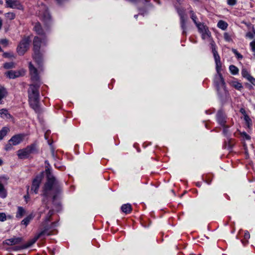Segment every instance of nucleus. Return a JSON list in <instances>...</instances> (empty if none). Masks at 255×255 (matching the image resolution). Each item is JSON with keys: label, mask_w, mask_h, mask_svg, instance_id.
<instances>
[{"label": "nucleus", "mask_w": 255, "mask_h": 255, "mask_svg": "<svg viewBox=\"0 0 255 255\" xmlns=\"http://www.w3.org/2000/svg\"><path fill=\"white\" fill-rule=\"evenodd\" d=\"M39 18L44 24L43 28L41 23L39 21L34 24L33 30L38 35L46 36V32H49L53 25L52 16L48 8H45L39 13Z\"/></svg>", "instance_id": "nucleus-1"}, {"label": "nucleus", "mask_w": 255, "mask_h": 255, "mask_svg": "<svg viewBox=\"0 0 255 255\" xmlns=\"http://www.w3.org/2000/svg\"><path fill=\"white\" fill-rule=\"evenodd\" d=\"M39 87L37 84H32L27 91L29 106L38 115H41L44 111L40 104Z\"/></svg>", "instance_id": "nucleus-2"}, {"label": "nucleus", "mask_w": 255, "mask_h": 255, "mask_svg": "<svg viewBox=\"0 0 255 255\" xmlns=\"http://www.w3.org/2000/svg\"><path fill=\"white\" fill-rule=\"evenodd\" d=\"M46 180L43 187L42 195L47 198L49 192L53 191L56 193H60L62 191V184L55 176L46 178Z\"/></svg>", "instance_id": "nucleus-3"}, {"label": "nucleus", "mask_w": 255, "mask_h": 255, "mask_svg": "<svg viewBox=\"0 0 255 255\" xmlns=\"http://www.w3.org/2000/svg\"><path fill=\"white\" fill-rule=\"evenodd\" d=\"M42 39L37 36H34L33 40L32 58L38 68H41L43 65V56L40 51Z\"/></svg>", "instance_id": "nucleus-4"}, {"label": "nucleus", "mask_w": 255, "mask_h": 255, "mask_svg": "<svg viewBox=\"0 0 255 255\" xmlns=\"http://www.w3.org/2000/svg\"><path fill=\"white\" fill-rule=\"evenodd\" d=\"M38 152L37 143L34 142L24 148L19 149L17 151V155L19 159H24L28 158L31 154H38Z\"/></svg>", "instance_id": "nucleus-5"}, {"label": "nucleus", "mask_w": 255, "mask_h": 255, "mask_svg": "<svg viewBox=\"0 0 255 255\" xmlns=\"http://www.w3.org/2000/svg\"><path fill=\"white\" fill-rule=\"evenodd\" d=\"M216 92L221 107L224 108L228 103H232V98L227 88L217 90Z\"/></svg>", "instance_id": "nucleus-6"}, {"label": "nucleus", "mask_w": 255, "mask_h": 255, "mask_svg": "<svg viewBox=\"0 0 255 255\" xmlns=\"http://www.w3.org/2000/svg\"><path fill=\"white\" fill-rule=\"evenodd\" d=\"M31 39L29 36L24 35L19 42L16 52L18 55L23 56L28 51L29 48Z\"/></svg>", "instance_id": "nucleus-7"}, {"label": "nucleus", "mask_w": 255, "mask_h": 255, "mask_svg": "<svg viewBox=\"0 0 255 255\" xmlns=\"http://www.w3.org/2000/svg\"><path fill=\"white\" fill-rule=\"evenodd\" d=\"M25 134L24 133H19L13 135L8 141V143L4 146L5 151H10L12 148V146H15L20 143L24 139Z\"/></svg>", "instance_id": "nucleus-8"}, {"label": "nucleus", "mask_w": 255, "mask_h": 255, "mask_svg": "<svg viewBox=\"0 0 255 255\" xmlns=\"http://www.w3.org/2000/svg\"><path fill=\"white\" fill-rule=\"evenodd\" d=\"M154 8V5L150 2V0H144L143 5L138 6L137 10L139 12L138 14L144 16L148 14L150 11L153 10Z\"/></svg>", "instance_id": "nucleus-9"}, {"label": "nucleus", "mask_w": 255, "mask_h": 255, "mask_svg": "<svg viewBox=\"0 0 255 255\" xmlns=\"http://www.w3.org/2000/svg\"><path fill=\"white\" fill-rule=\"evenodd\" d=\"M44 177V172L41 171L38 174L36 175L34 178L33 179L31 186V191H33L35 194L37 193L40 185Z\"/></svg>", "instance_id": "nucleus-10"}, {"label": "nucleus", "mask_w": 255, "mask_h": 255, "mask_svg": "<svg viewBox=\"0 0 255 255\" xmlns=\"http://www.w3.org/2000/svg\"><path fill=\"white\" fill-rule=\"evenodd\" d=\"M215 119L217 123L220 126L227 123L228 117L224 110V108L221 107L218 110L215 115Z\"/></svg>", "instance_id": "nucleus-11"}, {"label": "nucleus", "mask_w": 255, "mask_h": 255, "mask_svg": "<svg viewBox=\"0 0 255 255\" xmlns=\"http://www.w3.org/2000/svg\"><path fill=\"white\" fill-rule=\"evenodd\" d=\"M213 84L216 91L227 88L226 84L222 74L215 75L213 80Z\"/></svg>", "instance_id": "nucleus-12"}, {"label": "nucleus", "mask_w": 255, "mask_h": 255, "mask_svg": "<svg viewBox=\"0 0 255 255\" xmlns=\"http://www.w3.org/2000/svg\"><path fill=\"white\" fill-rule=\"evenodd\" d=\"M6 7L11 8H16L19 10H23V6L17 0H5Z\"/></svg>", "instance_id": "nucleus-13"}, {"label": "nucleus", "mask_w": 255, "mask_h": 255, "mask_svg": "<svg viewBox=\"0 0 255 255\" xmlns=\"http://www.w3.org/2000/svg\"><path fill=\"white\" fill-rule=\"evenodd\" d=\"M29 70L30 75H31V79L32 81H37L39 78L37 69L34 65L30 62L29 63Z\"/></svg>", "instance_id": "nucleus-14"}, {"label": "nucleus", "mask_w": 255, "mask_h": 255, "mask_svg": "<svg viewBox=\"0 0 255 255\" xmlns=\"http://www.w3.org/2000/svg\"><path fill=\"white\" fill-rule=\"evenodd\" d=\"M227 140H225L223 144V147L227 148L229 151H231L235 144V139L229 137Z\"/></svg>", "instance_id": "nucleus-15"}, {"label": "nucleus", "mask_w": 255, "mask_h": 255, "mask_svg": "<svg viewBox=\"0 0 255 255\" xmlns=\"http://www.w3.org/2000/svg\"><path fill=\"white\" fill-rule=\"evenodd\" d=\"M211 48L212 49V52L214 56L215 63L220 62V56L219 55L217 50H216V45L214 42H213L211 43Z\"/></svg>", "instance_id": "nucleus-16"}, {"label": "nucleus", "mask_w": 255, "mask_h": 255, "mask_svg": "<svg viewBox=\"0 0 255 255\" xmlns=\"http://www.w3.org/2000/svg\"><path fill=\"white\" fill-rule=\"evenodd\" d=\"M22 241V238L21 237H14L9 239H7L5 241L4 243L8 246L14 245L18 244L21 243Z\"/></svg>", "instance_id": "nucleus-17"}, {"label": "nucleus", "mask_w": 255, "mask_h": 255, "mask_svg": "<svg viewBox=\"0 0 255 255\" xmlns=\"http://www.w3.org/2000/svg\"><path fill=\"white\" fill-rule=\"evenodd\" d=\"M0 116L1 118L5 120H13V116L8 112L6 109L0 110Z\"/></svg>", "instance_id": "nucleus-18"}, {"label": "nucleus", "mask_w": 255, "mask_h": 255, "mask_svg": "<svg viewBox=\"0 0 255 255\" xmlns=\"http://www.w3.org/2000/svg\"><path fill=\"white\" fill-rule=\"evenodd\" d=\"M222 128V134L226 138H228L231 136V132L230 131L229 128L231 126L227 125V124L220 126Z\"/></svg>", "instance_id": "nucleus-19"}, {"label": "nucleus", "mask_w": 255, "mask_h": 255, "mask_svg": "<svg viewBox=\"0 0 255 255\" xmlns=\"http://www.w3.org/2000/svg\"><path fill=\"white\" fill-rule=\"evenodd\" d=\"M39 238H40V237L37 235H36L33 239L28 241L25 244L22 245L21 247L19 248V249H24L31 247L38 240Z\"/></svg>", "instance_id": "nucleus-20"}, {"label": "nucleus", "mask_w": 255, "mask_h": 255, "mask_svg": "<svg viewBox=\"0 0 255 255\" xmlns=\"http://www.w3.org/2000/svg\"><path fill=\"white\" fill-rule=\"evenodd\" d=\"M121 210L125 214H129L132 210V206L129 203L124 204L121 206Z\"/></svg>", "instance_id": "nucleus-21"}, {"label": "nucleus", "mask_w": 255, "mask_h": 255, "mask_svg": "<svg viewBox=\"0 0 255 255\" xmlns=\"http://www.w3.org/2000/svg\"><path fill=\"white\" fill-rule=\"evenodd\" d=\"M187 18L184 17L180 19V25L181 29L182 30V35H186L187 23Z\"/></svg>", "instance_id": "nucleus-22"}, {"label": "nucleus", "mask_w": 255, "mask_h": 255, "mask_svg": "<svg viewBox=\"0 0 255 255\" xmlns=\"http://www.w3.org/2000/svg\"><path fill=\"white\" fill-rule=\"evenodd\" d=\"M34 216L35 215L32 213H30L21 221V225H24L26 227L29 224L30 221L33 220Z\"/></svg>", "instance_id": "nucleus-23"}, {"label": "nucleus", "mask_w": 255, "mask_h": 255, "mask_svg": "<svg viewBox=\"0 0 255 255\" xmlns=\"http://www.w3.org/2000/svg\"><path fill=\"white\" fill-rule=\"evenodd\" d=\"M175 8L180 17V19L182 18L186 17L185 13V10L184 8L181 6H178L177 5H175Z\"/></svg>", "instance_id": "nucleus-24"}, {"label": "nucleus", "mask_w": 255, "mask_h": 255, "mask_svg": "<svg viewBox=\"0 0 255 255\" xmlns=\"http://www.w3.org/2000/svg\"><path fill=\"white\" fill-rule=\"evenodd\" d=\"M230 84L232 87L239 91H241L243 89L242 84L237 81H232Z\"/></svg>", "instance_id": "nucleus-25"}, {"label": "nucleus", "mask_w": 255, "mask_h": 255, "mask_svg": "<svg viewBox=\"0 0 255 255\" xmlns=\"http://www.w3.org/2000/svg\"><path fill=\"white\" fill-rule=\"evenodd\" d=\"M25 213L26 211L22 207L18 206L16 213V217L18 219L21 218L25 215Z\"/></svg>", "instance_id": "nucleus-26"}, {"label": "nucleus", "mask_w": 255, "mask_h": 255, "mask_svg": "<svg viewBox=\"0 0 255 255\" xmlns=\"http://www.w3.org/2000/svg\"><path fill=\"white\" fill-rule=\"evenodd\" d=\"M250 238V234L248 231L244 233V238L241 240V242L244 246L247 245L249 243V239Z\"/></svg>", "instance_id": "nucleus-27"}, {"label": "nucleus", "mask_w": 255, "mask_h": 255, "mask_svg": "<svg viewBox=\"0 0 255 255\" xmlns=\"http://www.w3.org/2000/svg\"><path fill=\"white\" fill-rule=\"evenodd\" d=\"M50 227L48 225L45 226L43 230L39 232L37 235L40 238L41 237L46 235L47 236H50L51 234L50 233H48V231L50 229Z\"/></svg>", "instance_id": "nucleus-28"}, {"label": "nucleus", "mask_w": 255, "mask_h": 255, "mask_svg": "<svg viewBox=\"0 0 255 255\" xmlns=\"http://www.w3.org/2000/svg\"><path fill=\"white\" fill-rule=\"evenodd\" d=\"M9 131V128L8 127H4L0 130V140H2L3 137L7 134Z\"/></svg>", "instance_id": "nucleus-29"}, {"label": "nucleus", "mask_w": 255, "mask_h": 255, "mask_svg": "<svg viewBox=\"0 0 255 255\" xmlns=\"http://www.w3.org/2000/svg\"><path fill=\"white\" fill-rule=\"evenodd\" d=\"M7 192L2 183L0 181V197L4 198L6 197Z\"/></svg>", "instance_id": "nucleus-30"}, {"label": "nucleus", "mask_w": 255, "mask_h": 255, "mask_svg": "<svg viewBox=\"0 0 255 255\" xmlns=\"http://www.w3.org/2000/svg\"><path fill=\"white\" fill-rule=\"evenodd\" d=\"M228 26V23L225 21L220 20L217 23V26L222 30H226Z\"/></svg>", "instance_id": "nucleus-31"}, {"label": "nucleus", "mask_w": 255, "mask_h": 255, "mask_svg": "<svg viewBox=\"0 0 255 255\" xmlns=\"http://www.w3.org/2000/svg\"><path fill=\"white\" fill-rule=\"evenodd\" d=\"M7 92L6 89L2 86H0V100H2L6 97Z\"/></svg>", "instance_id": "nucleus-32"}, {"label": "nucleus", "mask_w": 255, "mask_h": 255, "mask_svg": "<svg viewBox=\"0 0 255 255\" xmlns=\"http://www.w3.org/2000/svg\"><path fill=\"white\" fill-rule=\"evenodd\" d=\"M7 76L10 79H15L19 76V73L12 70H10L7 72Z\"/></svg>", "instance_id": "nucleus-33"}, {"label": "nucleus", "mask_w": 255, "mask_h": 255, "mask_svg": "<svg viewBox=\"0 0 255 255\" xmlns=\"http://www.w3.org/2000/svg\"><path fill=\"white\" fill-rule=\"evenodd\" d=\"M229 70L231 73L234 75H237L239 73V69L234 65H231L229 66Z\"/></svg>", "instance_id": "nucleus-34"}, {"label": "nucleus", "mask_w": 255, "mask_h": 255, "mask_svg": "<svg viewBox=\"0 0 255 255\" xmlns=\"http://www.w3.org/2000/svg\"><path fill=\"white\" fill-rule=\"evenodd\" d=\"M198 29V31L200 33H203L204 29L206 30V28H208V27L205 25L203 23L201 22H199V24L196 25Z\"/></svg>", "instance_id": "nucleus-35"}, {"label": "nucleus", "mask_w": 255, "mask_h": 255, "mask_svg": "<svg viewBox=\"0 0 255 255\" xmlns=\"http://www.w3.org/2000/svg\"><path fill=\"white\" fill-rule=\"evenodd\" d=\"M54 214V211L52 209L50 210L46 215L45 219V222H49L51 220V218Z\"/></svg>", "instance_id": "nucleus-36"}, {"label": "nucleus", "mask_w": 255, "mask_h": 255, "mask_svg": "<svg viewBox=\"0 0 255 255\" xmlns=\"http://www.w3.org/2000/svg\"><path fill=\"white\" fill-rule=\"evenodd\" d=\"M190 13L191 14V18L192 19L193 21L194 22V23L196 24V25H197V24H199V22H197V20L198 19V18H197V16H196V15L195 14L194 12L193 11V10H191L190 11Z\"/></svg>", "instance_id": "nucleus-37"}, {"label": "nucleus", "mask_w": 255, "mask_h": 255, "mask_svg": "<svg viewBox=\"0 0 255 255\" xmlns=\"http://www.w3.org/2000/svg\"><path fill=\"white\" fill-rule=\"evenodd\" d=\"M3 67L5 69H10L14 67V63L13 62H6L3 64Z\"/></svg>", "instance_id": "nucleus-38"}, {"label": "nucleus", "mask_w": 255, "mask_h": 255, "mask_svg": "<svg viewBox=\"0 0 255 255\" xmlns=\"http://www.w3.org/2000/svg\"><path fill=\"white\" fill-rule=\"evenodd\" d=\"M201 37L203 39H205L206 37L211 36V32L209 31L208 28H206V30L204 29L203 33H201Z\"/></svg>", "instance_id": "nucleus-39"}, {"label": "nucleus", "mask_w": 255, "mask_h": 255, "mask_svg": "<svg viewBox=\"0 0 255 255\" xmlns=\"http://www.w3.org/2000/svg\"><path fill=\"white\" fill-rule=\"evenodd\" d=\"M241 74L242 76L244 78H246L247 80L248 79V78H249L251 76V75L248 72V70L245 68H244L242 70Z\"/></svg>", "instance_id": "nucleus-40"}, {"label": "nucleus", "mask_w": 255, "mask_h": 255, "mask_svg": "<svg viewBox=\"0 0 255 255\" xmlns=\"http://www.w3.org/2000/svg\"><path fill=\"white\" fill-rule=\"evenodd\" d=\"M245 121L247 125V126L249 128H250L252 126V120L250 118L249 116L247 115H245L244 117Z\"/></svg>", "instance_id": "nucleus-41"}, {"label": "nucleus", "mask_w": 255, "mask_h": 255, "mask_svg": "<svg viewBox=\"0 0 255 255\" xmlns=\"http://www.w3.org/2000/svg\"><path fill=\"white\" fill-rule=\"evenodd\" d=\"M5 16L9 20H13L15 18V14L12 12H8L5 14Z\"/></svg>", "instance_id": "nucleus-42"}, {"label": "nucleus", "mask_w": 255, "mask_h": 255, "mask_svg": "<svg viewBox=\"0 0 255 255\" xmlns=\"http://www.w3.org/2000/svg\"><path fill=\"white\" fill-rule=\"evenodd\" d=\"M232 52L234 53V54L235 55L236 58L238 59V60H241L243 58V56L240 53L237 49H232Z\"/></svg>", "instance_id": "nucleus-43"}, {"label": "nucleus", "mask_w": 255, "mask_h": 255, "mask_svg": "<svg viewBox=\"0 0 255 255\" xmlns=\"http://www.w3.org/2000/svg\"><path fill=\"white\" fill-rule=\"evenodd\" d=\"M54 166L56 168L61 171H64L66 169V167L64 165H61V163L59 162L55 163L54 164Z\"/></svg>", "instance_id": "nucleus-44"}, {"label": "nucleus", "mask_w": 255, "mask_h": 255, "mask_svg": "<svg viewBox=\"0 0 255 255\" xmlns=\"http://www.w3.org/2000/svg\"><path fill=\"white\" fill-rule=\"evenodd\" d=\"M43 172L44 174L45 173L46 178L54 176V175L51 172V169L49 168L45 169V171Z\"/></svg>", "instance_id": "nucleus-45"}, {"label": "nucleus", "mask_w": 255, "mask_h": 255, "mask_svg": "<svg viewBox=\"0 0 255 255\" xmlns=\"http://www.w3.org/2000/svg\"><path fill=\"white\" fill-rule=\"evenodd\" d=\"M216 64V70L217 71V74L216 75H219L220 74H222L221 72V67H222V64L221 62L219 63H215Z\"/></svg>", "instance_id": "nucleus-46"}, {"label": "nucleus", "mask_w": 255, "mask_h": 255, "mask_svg": "<svg viewBox=\"0 0 255 255\" xmlns=\"http://www.w3.org/2000/svg\"><path fill=\"white\" fill-rule=\"evenodd\" d=\"M2 56L5 58H14V56L12 53L10 52H4L2 54Z\"/></svg>", "instance_id": "nucleus-47"}, {"label": "nucleus", "mask_w": 255, "mask_h": 255, "mask_svg": "<svg viewBox=\"0 0 255 255\" xmlns=\"http://www.w3.org/2000/svg\"><path fill=\"white\" fill-rule=\"evenodd\" d=\"M224 38L225 40L227 42H230L232 40L230 35L227 32H225L224 33Z\"/></svg>", "instance_id": "nucleus-48"}, {"label": "nucleus", "mask_w": 255, "mask_h": 255, "mask_svg": "<svg viewBox=\"0 0 255 255\" xmlns=\"http://www.w3.org/2000/svg\"><path fill=\"white\" fill-rule=\"evenodd\" d=\"M241 135L246 140H250L251 137L246 132L243 131L241 133Z\"/></svg>", "instance_id": "nucleus-49"}, {"label": "nucleus", "mask_w": 255, "mask_h": 255, "mask_svg": "<svg viewBox=\"0 0 255 255\" xmlns=\"http://www.w3.org/2000/svg\"><path fill=\"white\" fill-rule=\"evenodd\" d=\"M227 4L231 6H234L237 3V0H227Z\"/></svg>", "instance_id": "nucleus-50"}, {"label": "nucleus", "mask_w": 255, "mask_h": 255, "mask_svg": "<svg viewBox=\"0 0 255 255\" xmlns=\"http://www.w3.org/2000/svg\"><path fill=\"white\" fill-rule=\"evenodd\" d=\"M250 45L251 48V50L253 52H255V39L250 42Z\"/></svg>", "instance_id": "nucleus-51"}, {"label": "nucleus", "mask_w": 255, "mask_h": 255, "mask_svg": "<svg viewBox=\"0 0 255 255\" xmlns=\"http://www.w3.org/2000/svg\"><path fill=\"white\" fill-rule=\"evenodd\" d=\"M6 219L5 214L4 213H0V221L3 222Z\"/></svg>", "instance_id": "nucleus-52"}, {"label": "nucleus", "mask_w": 255, "mask_h": 255, "mask_svg": "<svg viewBox=\"0 0 255 255\" xmlns=\"http://www.w3.org/2000/svg\"><path fill=\"white\" fill-rule=\"evenodd\" d=\"M248 80L251 83L252 85L255 86V78L254 77L251 76L248 78Z\"/></svg>", "instance_id": "nucleus-53"}, {"label": "nucleus", "mask_w": 255, "mask_h": 255, "mask_svg": "<svg viewBox=\"0 0 255 255\" xmlns=\"http://www.w3.org/2000/svg\"><path fill=\"white\" fill-rule=\"evenodd\" d=\"M246 36L250 39H253L254 37V34L251 32H248L246 33Z\"/></svg>", "instance_id": "nucleus-54"}, {"label": "nucleus", "mask_w": 255, "mask_h": 255, "mask_svg": "<svg viewBox=\"0 0 255 255\" xmlns=\"http://www.w3.org/2000/svg\"><path fill=\"white\" fill-rule=\"evenodd\" d=\"M47 249H48V252L49 253V254L51 255H55V250L54 249L51 250L49 248H48Z\"/></svg>", "instance_id": "nucleus-55"}, {"label": "nucleus", "mask_w": 255, "mask_h": 255, "mask_svg": "<svg viewBox=\"0 0 255 255\" xmlns=\"http://www.w3.org/2000/svg\"><path fill=\"white\" fill-rule=\"evenodd\" d=\"M246 86L250 90L254 89V88H253V86H252V85H251L249 83H246Z\"/></svg>", "instance_id": "nucleus-56"}, {"label": "nucleus", "mask_w": 255, "mask_h": 255, "mask_svg": "<svg viewBox=\"0 0 255 255\" xmlns=\"http://www.w3.org/2000/svg\"><path fill=\"white\" fill-rule=\"evenodd\" d=\"M67 0H56V1H57V3L59 5H61L63 3V2H64L65 1H66Z\"/></svg>", "instance_id": "nucleus-57"}, {"label": "nucleus", "mask_w": 255, "mask_h": 255, "mask_svg": "<svg viewBox=\"0 0 255 255\" xmlns=\"http://www.w3.org/2000/svg\"><path fill=\"white\" fill-rule=\"evenodd\" d=\"M59 194V193H56L55 192H54V194L53 195V196L52 197V201L53 202H54L56 199L57 196Z\"/></svg>", "instance_id": "nucleus-58"}, {"label": "nucleus", "mask_w": 255, "mask_h": 255, "mask_svg": "<svg viewBox=\"0 0 255 255\" xmlns=\"http://www.w3.org/2000/svg\"><path fill=\"white\" fill-rule=\"evenodd\" d=\"M243 146H244V149L245 150L246 153H247L248 151L247 145L246 143H244Z\"/></svg>", "instance_id": "nucleus-59"}, {"label": "nucleus", "mask_w": 255, "mask_h": 255, "mask_svg": "<svg viewBox=\"0 0 255 255\" xmlns=\"http://www.w3.org/2000/svg\"><path fill=\"white\" fill-rule=\"evenodd\" d=\"M240 112H241L242 114H243V115H246V111H245V110L244 109H243V108H241V109H240Z\"/></svg>", "instance_id": "nucleus-60"}, {"label": "nucleus", "mask_w": 255, "mask_h": 255, "mask_svg": "<svg viewBox=\"0 0 255 255\" xmlns=\"http://www.w3.org/2000/svg\"><path fill=\"white\" fill-rule=\"evenodd\" d=\"M155 2L157 3L159 5H160L161 4L160 0H153Z\"/></svg>", "instance_id": "nucleus-61"}, {"label": "nucleus", "mask_w": 255, "mask_h": 255, "mask_svg": "<svg viewBox=\"0 0 255 255\" xmlns=\"http://www.w3.org/2000/svg\"><path fill=\"white\" fill-rule=\"evenodd\" d=\"M201 183L198 182L196 183V186L198 187H200L201 186Z\"/></svg>", "instance_id": "nucleus-62"}, {"label": "nucleus", "mask_w": 255, "mask_h": 255, "mask_svg": "<svg viewBox=\"0 0 255 255\" xmlns=\"http://www.w3.org/2000/svg\"><path fill=\"white\" fill-rule=\"evenodd\" d=\"M212 180L211 179H207L206 180V182L208 184H210L211 183Z\"/></svg>", "instance_id": "nucleus-63"}, {"label": "nucleus", "mask_w": 255, "mask_h": 255, "mask_svg": "<svg viewBox=\"0 0 255 255\" xmlns=\"http://www.w3.org/2000/svg\"><path fill=\"white\" fill-rule=\"evenodd\" d=\"M3 164V161L0 158V166L2 165Z\"/></svg>", "instance_id": "nucleus-64"}]
</instances>
